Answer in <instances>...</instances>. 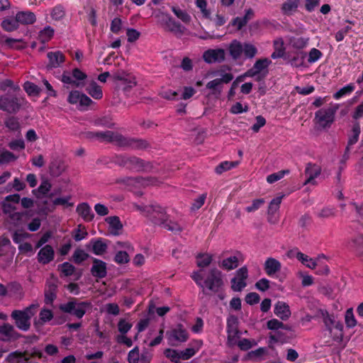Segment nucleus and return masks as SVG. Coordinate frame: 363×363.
Returning a JSON list of instances; mask_svg holds the SVG:
<instances>
[{"label": "nucleus", "instance_id": "obj_5", "mask_svg": "<svg viewBox=\"0 0 363 363\" xmlns=\"http://www.w3.org/2000/svg\"><path fill=\"white\" fill-rule=\"evenodd\" d=\"M92 303L90 301H78L75 298H72L67 303H61L59 306V309L65 313H68L81 319L85 313L91 310Z\"/></svg>", "mask_w": 363, "mask_h": 363}, {"label": "nucleus", "instance_id": "obj_58", "mask_svg": "<svg viewBox=\"0 0 363 363\" xmlns=\"http://www.w3.org/2000/svg\"><path fill=\"white\" fill-rule=\"evenodd\" d=\"M289 170H281L276 173L271 174L267 176V182L269 184L274 183L282 179L285 174H289Z\"/></svg>", "mask_w": 363, "mask_h": 363}, {"label": "nucleus", "instance_id": "obj_62", "mask_svg": "<svg viewBox=\"0 0 363 363\" xmlns=\"http://www.w3.org/2000/svg\"><path fill=\"white\" fill-rule=\"evenodd\" d=\"M132 323L125 320V319H121L118 323V330L121 335H125L132 328Z\"/></svg>", "mask_w": 363, "mask_h": 363}, {"label": "nucleus", "instance_id": "obj_30", "mask_svg": "<svg viewBox=\"0 0 363 363\" xmlns=\"http://www.w3.org/2000/svg\"><path fill=\"white\" fill-rule=\"evenodd\" d=\"M351 134L349 135L346 150L350 151V147L356 144L359 140L361 133L360 125L359 122H355L352 128Z\"/></svg>", "mask_w": 363, "mask_h": 363}, {"label": "nucleus", "instance_id": "obj_16", "mask_svg": "<svg viewBox=\"0 0 363 363\" xmlns=\"http://www.w3.org/2000/svg\"><path fill=\"white\" fill-rule=\"evenodd\" d=\"M20 337H21V335L15 330L12 325L4 323L0 325V340L11 342L18 340Z\"/></svg>", "mask_w": 363, "mask_h": 363}, {"label": "nucleus", "instance_id": "obj_3", "mask_svg": "<svg viewBox=\"0 0 363 363\" xmlns=\"http://www.w3.org/2000/svg\"><path fill=\"white\" fill-rule=\"evenodd\" d=\"M39 307L38 303H32L23 310H14L11 317L14 320L16 326L23 331H28L30 328V320L36 313Z\"/></svg>", "mask_w": 363, "mask_h": 363}, {"label": "nucleus", "instance_id": "obj_61", "mask_svg": "<svg viewBox=\"0 0 363 363\" xmlns=\"http://www.w3.org/2000/svg\"><path fill=\"white\" fill-rule=\"evenodd\" d=\"M345 319L347 327L351 328L356 325L357 321L354 316L352 308H348L346 311Z\"/></svg>", "mask_w": 363, "mask_h": 363}, {"label": "nucleus", "instance_id": "obj_57", "mask_svg": "<svg viewBox=\"0 0 363 363\" xmlns=\"http://www.w3.org/2000/svg\"><path fill=\"white\" fill-rule=\"evenodd\" d=\"M113 260L117 264H123L128 263L130 261V257L125 251L120 250L116 252Z\"/></svg>", "mask_w": 363, "mask_h": 363}, {"label": "nucleus", "instance_id": "obj_48", "mask_svg": "<svg viewBox=\"0 0 363 363\" xmlns=\"http://www.w3.org/2000/svg\"><path fill=\"white\" fill-rule=\"evenodd\" d=\"M164 355L173 363H180L179 352L177 350L167 348L164 350Z\"/></svg>", "mask_w": 363, "mask_h": 363}, {"label": "nucleus", "instance_id": "obj_32", "mask_svg": "<svg viewBox=\"0 0 363 363\" xmlns=\"http://www.w3.org/2000/svg\"><path fill=\"white\" fill-rule=\"evenodd\" d=\"M52 188L51 183L48 180H43L40 184V186L32 191L33 194L38 199L45 196L48 194Z\"/></svg>", "mask_w": 363, "mask_h": 363}, {"label": "nucleus", "instance_id": "obj_26", "mask_svg": "<svg viewBox=\"0 0 363 363\" xmlns=\"http://www.w3.org/2000/svg\"><path fill=\"white\" fill-rule=\"evenodd\" d=\"M17 21L20 25H32L36 21L35 14L30 11H18L16 14Z\"/></svg>", "mask_w": 363, "mask_h": 363}, {"label": "nucleus", "instance_id": "obj_47", "mask_svg": "<svg viewBox=\"0 0 363 363\" xmlns=\"http://www.w3.org/2000/svg\"><path fill=\"white\" fill-rule=\"evenodd\" d=\"M89 257V255L82 249L77 248L72 255V261L77 264H81Z\"/></svg>", "mask_w": 363, "mask_h": 363}, {"label": "nucleus", "instance_id": "obj_23", "mask_svg": "<svg viewBox=\"0 0 363 363\" xmlns=\"http://www.w3.org/2000/svg\"><path fill=\"white\" fill-rule=\"evenodd\" d=\"M76 212L85 222H91L94 218V213L86 202L79 203L76 208Z\"/></svg>", "mask_w": 363, "mask_h": 363}, {"label": "nucleus", "instance_id": "obj_24", "mask_svg": "<svg viewBox=\"0 0 363 363\" xmlns=\"http://www.w3.org/2000/svg\"><path fill=\"white\" fill-rule=\"evenodd\" d=\"M108 225V232L112 235H119L123 229V224L118 216H113L105 218Z\"/></svg>", "mask_w": 363, "mask_h": 363}, {"label": "nucleus", "instance_id": "obj_29", "mask_svg": "<svg viewBox=\"0 0 363 363\" xmlns=\"http://www.w3.org/2000/svg\"><path fill=\"white\" fill-rule=\"evenodd\" d=\"M1 26L4 30L12 32L18 29L19 24L16 16L15 17L7 16L1 21Z\"/></svg>", "mask_w": 363, "mask_h": 363}, {"label": "nucleus", "instance_id": "obj_35", "mask_svg": "<svg viewBox=\"0 0 363 363\" xmlns=\"http://www.w3.org/2000/svg\"><path fill=\"white\" fill-rule=\"evenodd\" d=\"M55 34V30L50 26H45L43 29L38 33L39 40L45 44L50 41Z\"/></svg>", "mask_w": 363, "mask_h": 363}, {"label": "nucleus", "instance_id": "obj_44", "mask_svg": "<svg viewBox=\"0 0 363 363\" xmlns=\"http://www.w3.org/2000/svg\"><path fill=\"white\" fill-rule=\"evenodd\" d=\"M23 87L28 96H38L41 91L38 86L29 81L26 82Z\"/></svg>", "mask_w": 363, "mask_h": 363}, {"label": "nucleus", "instance_id": "obj_27", "mask_svg": "<svg viewBox=\"0 0 363 363\" xmlns=\"http://www.w3.org/2000/svg\"><path fill=\"white\" fill-rule=\"evenodd\" d=\"M281 267V262L273 257L267 258L264 264V269L266 274L272 277L277 272H279Z\"/></svg>", "mask_w": 363, "mask_h": 363}, {"label": "nucleus", "instance_id": "obj_21", "mask_svg": "<svg viewBox=\"0 0 363 363\" xmlns=\"http://www.w3.org/2000/svg\"><path fill=\"white\" fill-rule=\"evenodd\" d=\"M54 258L55 251L50 245L42 247L37 255L38 262L43 265L49 264Z\"/></svg>", "mask_w": 363, "mask_h": 363}, {"label": "nucleus", "instance_id": "obj_10", "mask_svg": "<svg viewBox=\"0 0 363 363\" xmlns=\"http://www.w3.org/2000/svg\"><path fill=\"white\" fill-rule=\"evenodd\" d=\"M145 216L155 225L161 226L168 220V215L164 208L158 205H152L143 208Z\"/></svg>", "mask_w": 363, "mask_h": 363}, {"label": "nucleus", "instance_id": "obj_38", "mask_svg": "<svg viewBox=\"0 0 363 363\" xmlns=\"http://www.w3.org/2000/svg\"><path fill=\"white\" fill-rule=\"evenodd\" d=\"M22 359L28 361V358L24 356L23 352L18 350L9 353L6 358V361L8 363H21Z\"/></svg>", "mask_w": 363, "mask_h": 363}, {"label": "nucleus", "instance_id": "obj_55", "mask_svg": "<svg viewBox=\"0 0 363 363\" xmlns=\"http://www.w3.org/2000/svg\"><path fill=\"white\" fill-rule=\"evenodd\" d=\"M322 57V52L318 49L313 48L309 51L307 60L309 64H313L319 60Z\"/></svg>", "mask_w": 363, "mask_h": 363}, {"label": "nucleus", "instance_id": "obj_8", "mask_svg": "<svg viewBox=\"0 0 363 363\" xmlns=\"http://www.w3.org/2000/svg\"><path fill=\"white\" fill-rule=\"evenodd\" d=\"M166 337L169 345L177 346L179 344L186 342L189 334L184 325L178 323L167 331Z\"/></svg>", "mask_w": 363, "mask_h": 363}, {"label": "nucleus", "instance_id": "obj_7", "mask_svg": "<svg viewBox=\"0 0 363 363\" xmlns=\"http://www.w3.org/2000/svg\"><path fill=\"white\" fill-rule=\"evenodd\" d=\"M339 108L337 104H331L327 108H322L315 113V121L322 128H330L334 123L335 114Z\"/></svg>", "mask_w": 363, "mask_h": 363}, {"label": "nucleus", "instance_id": "obj_52", "mask_svg": "<svg viewBox=\"0 0 363 363\" xmlns=\"http://www.w3.org/2000/svg\"><path fill=\"white\" fill-rule=\"evenodd\" d=\"M308 40L307 38H296L291 40V44L294 48L301 50L308 45Z\"/></svg>", "mask_w": 363, "mask_h": 363}, {"label": "nucleus", "instance_id": "obj_13", "mask_svg": "<svg viewBox=\"0 0 363 363\" xmlns=\"http://www.w3.org/2000/svg\"><path fill=\"white\" fill-rule=\"evenodd\" d=\"M248 278V269L243 266L235 272V275L231 279V289L234 291H241L246 286Z\"/></svg>", "mask_w": 363, "mask_h": 363}, {"label": "nucleus", "instance_id": "obj_20", "mask_svg": "<svg viewBox=\"0 0 363 363\" xmlns=\"http://www.w3.org/2000/svg\"><path fill=\"white\" fill-rule=\"evenodd\" d=\"M321 173V167L318 164L309 162L306 164L305 169V174L307 177L303 184H315V179L320 176Z\"/></svg>", "mask_w": 363, "mask_h": 363}, {"label": "nucleus", "instance_id": "obj_12", "mask_svg": "<svg viewBox=\"0 0 363 363\" xmlns=\"http://www.w3.org/2000/svg\"><path fill=\"white\" fill-rule=\"evenodd\" d=\"M271 62L268 58L259 59L252 68L245 72V75L248 77H255L257 82H261L266 77Z\"/></svg>", "mask_w": 363, "mask_h": 363}, {"label": "nucleus", "instance_id": "obj_41", "mask_svg": "<svg viewBox=\"0 0 363 363\" xmlns=\"http://www.w3.org/2000/svg\"><path fill=\"white\" fill-rule=\"evenodd\" d=\"M355 89V86L352 83H350L346 86L341 88L333 94V98L336 100L341 99L343 96L350 95Z\"/></svg>", "mask_w": 363, "mask_h": 363}, {"label": "nucleus", "instance_id": "obj_28", "mask_svg": "<svg viewBox=\"0 0 363 363\" xmlns=\"http://www.w3.org/2000/svg\"><path fill=\"white\" fill-rule=\"evenodd\" d=\"M274 314L283 320H286L291 316V311L287 303L278 301L274 306Z\"/></svg>", "mask_w": 363, "mask_h": 363}, {"label": "nucleus", "instance_id": "obj_50", "mask_svg": "<svg viewBox=\"0 0 363 363\" xmlns=\"http://www.w3.org/2000/svg\"><path fill=\"white\" fill-rule=\"evenodd\" d=\"M17 158L13 152L9 150L0 151V165L15 161Z\"/></svg>", "mask_w": 363, "mask_h": 363}, {"label": "nucleus", "instance_id": "obj_59", "mask_svg": "<svg viewBox=\"0 0 363 363\" xmlns=\"http://www.w3.org/2000/svg\"><path fill=\"white\" fill-rule=\"evenodd\" d=\"M352 247L359 255H363V235H358L352 240Z\"/></svg>", "mask_w": 363, "mask_h": 363}, {"label": "nucleus", "instance_id": "obj_17", "mask_svg": "<svg viewBox=\"0 0 363 363\" xmlns=\"http://www.w3.org/2000/svg\"><path fill=\"white\" fill-rule=\"evenodd\" d=\"M128 169L136 172H149L152 169V164L139 157L130 156L128 160Z\"/></svg>", "mask_w": 363, "mask_h": 363}, {"label": "nucleus", "instance_id": "obj_56", "mask_svg": "<svg viewBox=\"0 0 363 363\" xmlns=\"http://www.w3.org/2000/svg\"><path fill=\"white\" fill-rule=\"evenodd\" d=\"M282 198H283V196H277L271 201V202L269 203V207H268L267 213H278L277 212L279 209Z\"/></svg>", "mask_w": 363, "mask_h": 363}, {"label": "nucleus", "instance_id": "obj_15", "mask_svg": "<svg viewBox=\"0 0 363 363\" xmlns=\"http://www.w3.org/2000/svg\"><path fill=\"white\" fill-rule=\"evenodd\" d=\"M58 280L53 275L47 281L45 289V303L52 304L57 297Z\"/></svg>", "mask_w": 363, "mask_h": 363}, {"label": "nucleus", "instance_id": "obj_63", "mask_svg": "<svg viewBox=\"0 0 363 363\" xmlns=\"http://www.w3.org/2000/svg\"><path fill=\"white\" fill-rule=\"evenodd\" d=\"M92 104H94V101L88 96L82 93L79 102V108L82 111L87 110V107Z\"/></svg>", "mask_w": 363, "mask_h": 363}, {"label": "nucleus", "instance_id": "obj_42", "mask_svg": "<svg viewBox=\"0 0 363 363\" xmlns=\"http://www.w3.org/2000/svg\"><path fill=\"white\" fill-rule=\"evenodd\" d=\"M4 125L10 131L12 132H19L21 130V125L18 119L14 116L7 118L4 121Z\"/></svg>", "mask_w": 363, "mask_h": 363}, {"label": "nucleus", "instance_id": "obj_2", "mask_svg": "<svg viewBox=\"0 0 363 363\" xmlns=\"http://www.w3.org/2000/svg\"><path fill=\"white\" fill-rule=\"evenodd\" d=\"M94 135L102 141L115 143L120 147L132 150H144L149 146L148 143L145 140L127 138L121 134L116 133L111 130L96 132Z\"/></svg>", "mask_w": 363, "mask_h": 363}, {"label": "nucleus", "instance_id": "obj_19", "mask_svg": "<svg viewBox=\"0 0 363 363\" xmlns=\"http://www.w3.org/2000/svg\"><path fill=\"white\" fill-rule=\"evenodd\" d=\"M48 63L46 66L48 69L60 67L65 61V56L61 51L48 52L47 53Z\"/></svg>", "mask_w": 363, "mask_h": 363}, {"label": "nucleus", "instance_id": "obj_43", "mask_svg": "<svg viewBox=\"0 0 363 363\" xmlns=\"http://www.w3.org/2000/svg\"><path fill=\"white\" fill-rule=\"evenodd\" d=\"M238 318L234 315H230L227 318L226 323V333H230L232 332H237L239 330L238 329Z\"/></svg>", "mask_w": 363, "mask_h": 363}, {"label": "nucleus", "instance_id": "obj_37", "mask_svg": "<svg viewBox=\"0 0 363 363\" xmlns=\"http://www.w3.org/2000/svg\"><path fill=\"white\" fill-rule=\"evenodd\" d=\"M196 259L197 266L200 267V269H203L211 264L213 260V256L208 253H200L196 256Z\"/></svg>", "mask_w": 363, "mask_h": 363}, {"label": "nucleus", "instance_id": "obj_45", "mask_svg": "<svg viewBox=\"0 0 363 363\" xmlns=\"http://www.w3.org/2000/svg\"><path fill=\"white\" fill-rule=\"evenodd\" d=\"M239 164L238 162H228L224 161L220 162L215 169V172L218 174H220L225 171L230 170L232 168L235 167Z\"/></svg>", "mask_w": 363, "mask_h": 363}, {"label": "nucleus", "instance_id": "obj_40", "mask_svg": "<svg viewBox=\"0 0 363 363\" xmlns=\"http://www.w3.org/2000/svg\"><path fill=\"white\" fill-rule=\"evenodd\" d=\"M66 13V10L62 4H57L50 12L52 18L55 21L62 20Z\"/></svg>", "mask_w": 363, "mask_h": 363}, {"label": "nucleus", "instance_id": "obj_22", "mask_svg": "<svg viewBox=\"0 0 363 363\" xmlns=\"http://www.w3.org/2000/svg\"><path fill=\"white\" fill-rule=\"evenodd\" d=\"M300 0H285L281 5L280 11L283 16H291L297 11Z\"/></svg>", "mask_w": 363, "mask_h": 363}, {"label": "nucleus", "instance_id": "obj_6", "mask_svg": "<svg viewBox=\"0 0 363 363\" xmlns=\"http://www.w3.org/2000/svg\"><path fill=\"white\" fill-rule=\"evenodd\" d=\"M228 51L232 59L238 60L243 53L247 59H252L257 54V48L250 43H242L240 41L233 40L228 45Z\"/></svg>", "mask_w": 363, "mask_h": 363}, {"label": "nucleus", "instance_id": "obj_14", "mask_svg": "<svg viewBox=\"0 0 363 363\" xmlns=\"http://www.w3.org/2000/svg\"><path fill=\"white\" fill-rule=\"evenodd\" d=\"M203 59L208 64L223 62L225 60V51L222 48L208 49L203 52Z\"/></svg>", "mask_w": 363, "mask_h": 363}, {"label": "nucleus", "instance_id": "obj_25", "mask_svg": "<svg viewBox=\"0 0 363 363\" xmlns=\"http://www.w3.org/2000/svg\"><path fill=\"white\" fill-rule=\"evenodd\" d=\"M296 257L306 267L314 269L318 265L319 260L321 258L325 259V256L323 254H321L318 255L316 259H313L303 252L298 251L296 254Z\"/></svg>", "mask_w": 363, "mask_h": 363}, {"label": "nucleus", "instance_id": "obj_39", "mask_svg": "<svg viewBox=\"0 0 363 363\" xmlns=\"http://www.w3.org/2000/svg\"><path fill=\"white\" fill-rule=\"evenodd\" d=\"M171 10L183 23H189L191 21V17L185 10H182L178 6H172Z\"/></svg>", "mask_w": 363, "mask_h": 363}, {"label": "nucleus", "instance_id": "obj_9", "mask_svg": "<svg viewBox=\"0 0 363 363\" xmlns=\"http://www.w3.org/2000/svg\"><path fill=\"white\" fill-rule=\"evenodd\" d=\"M160 25L167 31L173 33L177 37L181 38L186 31V28L175 21L169 13H162L158 16Z\"/></svg>", "mask_w": 363, "mask_h": 363}, {"label": "nucleus", "instance_id": "obj_1", "mask_svg": "<svg viewBox=\"0 0 363 363\" xmlns=\"http://www.w3.org/2000/svg\"><path fill=\"white\" fill-rule=\"evenodd\" d=\"M196 285L201 289L203 294L218 293L222 291L223 280L222 272L216 267L208 270L200 269L194 271L191 275Z\"/></svg>", "mask_w": 363, "mask_h": 363}, {"label": "nucleus", "instance_id": "obj_53", "mask_svg": "<svg viewBox=\"0 0 363 363\" xmlns=\"http://www.w3.org/2000/svg\"><path fill=\"white\" fill-rule=\"evenodd\" d=\"M206 89L211 90L212 94H220L223 86L218 79H215L208 82L206 86Z\"/></svg>", "mask_w": 363, "mask_h": 363}, {"label": "nucleus", "instance_id": "obj_64", "mask_svg": "<svg viewBox=\"0 0 363 363\" xmlns=\"http://www.w3.org/2000/svg\"><path fill=\"white\" fill-rule=\"evenodd\" d=\"M53 318V313L51 310L43 308L39 313L40 320L43 323L50 321Z\"/></svg>", "mask_w": 363, "mask_h": 363}, {"label": "nucleus", "instance_id": "obj_11", "mask_svg": "<svg viewBox=\"0 0 363 363\" xmlns=\"http://www.w3.org/2000/svg\"><path fill=\"white\" fill-rule=\"evenodd\" d=\"M87 75L79 68L72 69V74L68 71L63 72L60 80L65 84L74 87H83Z\"/></svg>", "mask_w": 363, "mask_h": 363}, {"label": "nucleus", "instance_id": "obj_46", "mask_svg": "<svg viewBox=\"0 0 363 363\" xmlns=\"http://www.w3.org/2000/svg\"><path fill=\"white\" fill-rule=\"evenodd\" d=\"M267 328L271 330H277L279 329H284L289 330L291 328L286 325H284L281 321L273 318L267 321Z\"/></svg>", "mask_w": 363, "mask_h": 363}, {"label": "nucleus", "instance_id": "obj_33", "mask_svg": "<svg viewBox=\"0 0 363 363\" xmlns=\"http://www.w3.org/2000/svg\"><path fill=\"white\" fill-rule=\"evenodd\" d=\"M87 93L94 99H101L103 97L101 87L94 81H92L86 88Z\"/></svg>", "mask_w": 363, "mask_h": 363}, {"label": "nucleus", "instance_id": "obj_60", "mask_svg": "<svg viewBox=\"0 0 363 363\" xmlns=\"http://www.w3.org/2000/svg\"><path fill=\"white\" fill-rule=\"evenodd\" d=\"M161 226L174 233H180L183 230V228L178 223L169 220Z\"/></svg>", "mask_w": 363, "mask_h": 363}, {"label": "nucleus", "instance_id": "obj_54", "mask_svg": "<svg viewBox=\"0 0 363 363\" xmlns=\"http://www.w3.org/2000/svg\"><path fill=\"white\" fill-rule=\"evenodd\" d=\"M140 350L138 346H135L128 354V363H139L140 362Z\"/></svg>", "mask_w": 363, "mask_h": 363}, {"label": "nucleus", "instance_id": "obj_18", "mask_svg": "<svg viewBox=\"0 0 363 363\" xmlns=\"http://www.w3.org/2000/svg\"><path fill=\"white\" fill-rule=\"evenodd\" d=\"M92 266L90 272L91 275L99 279L105 278L107 275V264L101 259L92 258Z\"/></svg>", "mask_w": 363, "mask_h": 363}, {"label": "nucleus", "instance_id": "obj_36", "mask_svg": "<svg viewBox=\"0 0 363 363\" xmlns=\"http://www.w3.org/2000/svg\"><path fill=\"white\" fill-rule=\"evenodd\" d=\"M306 52L301 51L294 54V55L289 59V63L294 67H301L304 66Z\"/></svg>", "mask_w": 363, "mask_h": 363}, {"label": "nucleus", "instance_id": "obj_4", "mask_svg": "<svg viewBox=\"0 0 363 363\" xmlns=\"http://www.w3.org/2000/svg\"><path fill=\"white\" fill-rule=\"evenodd\" d=\"M28 104V101L23 96H18L11 93H6L0 96V110L9 113H18L23 107L26 106Z\"/></svg>", "mask_w": 363, "mask_h": 363}, {"label": "nucleus", "instance_id": "obj_49", "mask_svg": "<svg viewBox=\"0 0 363 363\" xmlns=\"http://www.w3.org/2000/svg\"><path fill=\"white\" fill-rule=\"evenodd\" d=\"M58 269L61 272L63 276L69 277L74 274L75 267L69 262H65L58 265Z\"/></svg>", "mask_w": 363, "mask_h": 363}, {"label": "nucleus", "instance_id": "obj_51", "mask_svg": "<svg viewBox=\"0 0 363 363\" xmlns=\"http://www.w3.org/2000/svg\"><path fill=\"white\" fill-rule=\"evenodd\" d=\"M72 196L70 195L64 197L56 198L54 200H52V204L55 206H62L65 208L72 207L74 206V203L72 202H70Z\"/></svg>", "mask_w": 363, "mask_h": 363}, {"label": "nucleus", "instance_id": "obj_31", "mask_svg": "<svg viewBox=\"0 0 363 363\" xmlns=\"http://www.w3.org/2000/svg\"><path fill=\"white\" fill-rule=\"evenodd\" d=\"M91 243L92 244V252L95 255H102L107 250L108 245L102 238L92 239Z\"/></svg>", "mask_w": 363, "mask_h": 363}, {"label": "nucleus", "instance_id": "obj_34", "mask_svg": "<svg viewBox=\"0 0 363 363\" xmlns=\"http://www.w3.org/2000/svg\"><path fill=\"white\" fill-rule=\"evenodd\" d=\"M239 265V260L236 256H231L222 260L219 264L220 268L224 270L230 271L237 268Z\"/></svg>", "mask_w": 363, "mask_h": 363}]
</instances>
